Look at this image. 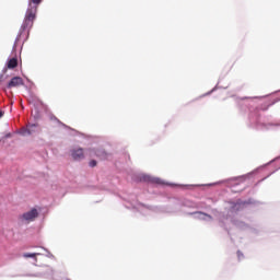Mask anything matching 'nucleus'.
<instances>
[{"instance_id": "423d86ee", "label": "nucleus", "mask_w": 280, "mask_h": 280, "mask_svg": "<svg viewBox=\"0 0 280 280\" xmlns=\"http://www.w3.org/2000/svg\"><path fill=\"white\" fill-rule=\"evenodd\" d=\"M89 156H97L98 159L104 160L108 158V153H106L104 149H100L97 151H95V149H90Z\"/></svg>"}, {"instance_id": "39448f33", "label": "nucleus", "mask_w": 280, "mask_h": 280, "mask_svg": "<svg viewBox=\"0 0 280 280\" xmlns=\"http://www.w3.org/2000/svg\"><path fill=\"white\" fill-rule=\"evenodd\" d=\"M27 277H38V278L44 277L45 279L59 280L58 277H56V271H54L51 267H46L45 271L27 275Z\"/></svg>"}, {"instance_id": "ddd939ff", "label": "nucleus", "mask_w": 280, "mask_h": 280, "mask_svg": "<svg viewBox=\"0 0 280 280\" xmlns=\"http://www.w3.org/2000/svg\"><path fill=\"white\" fill-rule=\"evenodd\" d=\"M95 165H97L95 160L90 161V167H95Z\"/></svg>"}, {"instance_id": "f257e3e1", "label": "nucleus", "mask_w": 280, "mask_h": 280, "mask_svg": "<svg viewBox=\"0 0 280 280\" xmlns=\"http://www.w3.org/2000/svg\"><path fill=\"white\" fill-rule=\"evenodd\" d=\"M43 0H31L28 2V8L26 10L24 22L21 26L19 36H22V34H23V32H25V30H30L34 25V19H36V12H37L38 5Z\"/></svg>"}, {"instance_id": "0eeeda50", "label": "nucleus", "mask_w": 280, "mask_h": 280, "mask_svg": "<svg viewBox=\"0 0 280 280\" xmlns=\"http://www.w3.org/2000/svg\"><path fill=\"white\" fill-rule=\"evenodd\" d=\"M23 79L21 77H14L11 79V81L8 84L9 89L15 88V86H23Z\"/></svg>"}, {"instance_id": "9b49d317", "label": "nucleus", "mask_w": 280, "mask_h": 280, "mask_svg": "<svg viewBox=\"0 0 280 280\" xmlns=\"http://www.w3.org/2000/svg\"><path fill=\"white\" fill-rule=\"evenodd\" d=\"M18 65H19V61L16 60V58H11L7 63V67L8 69H15Z\"/></svg>"}, {"instance_id": "6e6552de", "label": "nucleus", "mask_w": 280, "mask_h": 280, "mask_svg": "<svg viewBox=\"0 0 280 280\" xmlns=\"http://www.w3.org/2000/svg\"><path fill=\"white\" fill-rule=\"evenodd\" d=\"M192 215L196 220H205L206 222H211V220H213L211 215L203 212H195Z\"/></svg>"}, {"instance_id": "4468645a", "label": "nucleus", "mask_w": 280, "mask_h": 280, "mask_svg": "<svg viewBox=\"0 0 280 280\" xmlns=\"http://www.w3.org/2000/svg\"><path fill=\"white\" fill-rule=\"evenodd\" d=\"M237 257L238 259H242L244 257V254H242V252H237Z\"/></svg>"}, {"instance_id": "dca6fc26", "label": "nucleus", "mask_w": 280, "mask_h": 280, "mask_svg": "<svg viewBox=\"0 0 280 280\" xmlns=\"http://www.w3.org/2000/svg\"><path fill=\"white\" fill-rule=\"evenodd\" d=\"M140 207L145 208V206H140Z\"/></svg>"}, {"instance_id": "f8f14e48", "label": "nucleus", "mask_w": 280, "mask_h": 280, "mask_svg": "<svg viewBox=\"0 0 280 280\" xmlns=\"http://www.w3.org/2000/svg\"><path fill=\"white\" fill-rule=\"evenodd\" d=\"M235 226H238L240 229H244V223L242 222H234Z\"/></svg>"}, {"instance_id": "9d476101", "label": "nucleus", "mask_w": 280, "mask_h": 280, "mask_svg": "<svg viewBox=\"0 0 280 280\" xmlns=\"http://www.w3.org/2000/svg\"><path fill=\"white\" fill-rule=\"evenodd\" d=\"M36 128H38V125H36V124L28 125V126L26 127V129H24V130L22 131V135H23L24 137H27V135H32L33 132H35V131H36Z\"/></svg>"}, {"instance_id": "2eb2a0df", "label": "nucleus", "mask_w": 280, "mask_h": 280, "mask_svg": "<svg viewBox=\"0 0 280 280\" xmlns=\"http://www.w3.org/2000/svg\"><path fill=\"white\" fill-rule=\"evenodd\" d=\"M1 117H3V112L0 110V119H1Z\"/></svg>"}, {"instance_id": "f03ea898", "label": "nucleus", "mask_w": 280, "mask_h": 280, "mask_svg": "<svg viewBox=\"0 0 280 280\" xmlns=\"http://www.w3.org/2000/svg\"><path fill=\"white\" fill-rule=\"evenodd\" d=\"M38 215H40V208L35 207L21 214L20 220L23 224H30L34 222Z\"/></svg>"}, {"instance_id": "7ed1b4c3", "label": "nucleus", "mask_w": 280, "mask_h": 280, "mask_svg": "<svg viewBox=\"0 0 280 280\" xmlns=\"http://www.w3.org/2000/svg\"><path fill=\"white\" fill-rule=\"evenodd\" d=\"M40 255H44L45 257H48V259H51L54 257V255L47 250L46 248H40V252L37 253H24L22 254V257H24V259H34V261H38V257H40Z\"/></svg>"}, {"instance_id": "1a4fd4ad", "label": "nucleus", "mask_w": 280, "mask_h": 280, "mask_svg": "<svg viewBox=\"0 0 280 280\" xmlns=\"http://www.w3.org/2000/svg\"><path fill=\"white\" fill-rule=\"evenodd\" d=\"M143 180H145L147 183H154L155 185H163V180H161V178L152 177L150 175H144Z\"/></svg>"}, {"instance_id": "20e7f679", "label": "nucleus", "mask_w": 280, "mask_h": 280, "mask_svg": "<svg viewBox=\"0 0 280 280\" xmlns=\"http://www.w3.org/2000/svg\"><path fill=\"white\" fill-rule=\"evenodd\" d=\"M89 152H91V149H84L80 147H74L70 150V155L73 161H83L85 156H89Z\"/></svg>"}]
</instances>
